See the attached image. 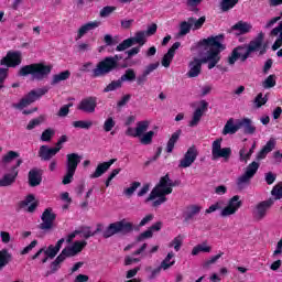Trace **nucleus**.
Returning <instances> with one entry per match:
<instances>
[{
  "mask_svg": "<svg viewBox=\"0 0 282 282\" xmlns=\"http://www.w3.org/2000/svg\"><path fill=\"white\" fill-rule=\"evenodd\" d=\"M224 39H226V35L218 34L203 39L197 43V47L210 48L207 51V55L205 57H194L193 61L188 63V72L186 73L187 78H197V76L202 74V65H206V63H208V69L217 67V64L221 61V52L226 50V45L221 43Z\"/></svg>",
  "mask_w": 282,
  "mask_h": 282,
  "instance_id": "f257e3e1",
  "label": "nucleus"
},
{
  "mask_svg": "<svg viewBox=\"0 0 282 282\" xmlns=\"http://www.w3.org/2000/svg\"><path fill=\"white\" fill-rule=\"evenodd\" d=\"M173 187H175V182L171 180L169 174L162 176L159 183L153 187L150 195L147 197L145 202H153V199L158 198L152 203L153 208H158V206H162L167 198L166 195H171L173 193Z\"/></svg>",
  "mask_w": 282,
  "mask_h": 282,
  "instance_id": "f03ea898",
  "label": "nucleus"
},
{
  "mask_svg": "<svg viewBox=\"0 0 282 282\" xmlns=\"http://www.w3.org/2000/svg\"><path fill=\"white\" fill-rule=\"evenodd\" d=\"M19 76H33L35 80H43L47 78L48 74H52V66L43 63H33L30 65L22 66L19 70Z\"/></svg>",
  "mask_w": 282,
  "mask_h": 282,
  "instance_id": "7ed1b4c3",
  "label": "nucleus"
},
{
  "mask_svg": "<svg viewBox=\"0 0 282 282\" xmlns=\"http://www.w3.org/2000/svg\"><path fill=\"white\" fill-rule=\"evenodd\" d=\"M135 230L133 223L122 219L116 223H111L106 230L102 231L104 239H109L113 235H131Z\"/></svg>",
  "mask_w": 282,
  "mask_h": 282,
  "instance_id": "20e7f679",
  "label": "nucleus"
},
{
  "mask_svg": "<svg viewBox=\"0 0 282 282\" xmlns=\"http://www.w3.org/2000/svg\"><path fill=\"white\" fill-rule=\"evenodd\" d=\"M83 158L78 153H69L66 155V173L62 180L64 186L74 182V175H76L78 164H80Z\"/></svg>",
  "mask_w": 282,
  "mask_h": 282,
  "instance_id": "39448f33",
  "label": "nucleus"
},
{
  "mask_svg": "<svg viewBox=\"0 0 282 282\" xmlns=\"http://www.w3.org/2000/svg\"><path fill=\"white\" fill-rule=\"evenodd\" d=\"M118 69L116 61L112 57L107 56L102 61H100L96 67L93 69V78H100V76H107V74H111V72Z\"/></svg>",
  "mask_w": 282,
  "mask_h": 282,
  "instance_id": "423d86ee",
  "label": "nucleus"
},
{
  "mask_svg": "<svg viewBox=\"0 0 282 282\" xmlns=\"http://www.w3.org/2000/svg\"><path fill=\"white\" fill-rule=\"evenodd\" d=\"M47 91H50L48 88H40L37 90H31L22 99H20V102L13 104V108L25 109V107H30V105H32L33 102H36L39 98H42V96H45Z\"/></svg>",
  "mask_w": 282,
  "mask_h": 282,
  "instance_id": "0eeeda50",
  "label": "nucleus"
},
{
  "mask_svg": "<svg viewBox=\"0 0 282 282\" xmlns=\"http://www.w3.org/2000/svg\"><path fill=\"white\" fill-rule=\"evenodd\" d=\"M221 142H224V139L218 138L212 143V160H219V158H224L225 162H228L232 155V149L221 148Z\"/></svg>",
  "mask_w": 282,
  "mask_h": 282,
  "instance_id": "6e6552de",
  "label": "nucleus"
},
{
  "mask_svg": "<svg viewBox=\"0 0 282 282\" xmlns=\"http://www.w3.org/2000/svg\"><path fill=\"white\" fill-rule=\"evenodd\" d=\"M251 52H249L248 50H246V45H239L237 47H235L230 55L228 56V64L229 65H235V63H237V61H241V63H246V61H248V58H250L251 56Z\"/></svg>",
  "mask_w": 282,
  "mask_h": 282,
  "instance_id": "1a4fd4ad",
  "label": "nucleus"
},
{
  "mask_svg": "<svg viewBox=\"0 0 282 282\" xmlns=\"http://www.w3.org/2000/svg\"><path fill=\"white\" fill-rule=\"evenodd\" d=\"M23 164V159H18L15 165H12L10 169V173L3 175L0 180V186H12L14 182H17V177H19V166Z\"/></svg>",
  "mask_w": 282,
  "mask_h": 282,
  "instance_id": "9d476101",
  "label": "nucleus"
},
{
  "mask_svg": "<svg viewBox=\"0 0 282 282\" xmlns=\"http://www.w3.org/2000/svg\"><path fill=\"white\" fill-rule=\"evenodd\" d=\"M41 219L42 223L37 226V228H40V230H52L54 228V221H56L54 209H52V207L44 209Z\"/></svg>",
  "mask_w": 282,
  "mask_h": 282,
  "instance_id": "9b49d317",
  "label": "nucleus"
},
{
  "mask_svg": "<svg viewBox=\"0 0 282 282\" xmlns=\"http://www.w3.org/2000/svg\"><path fill=\"white\" fill-rule=\"evenodd\" d=\"M86 247L87 241H75L72 247L64 248L59 253V257H63L65 261V259H69L72 257H76V254H80V251L85 250Z\"/></svg>",
  "mask_w": 282,
  "mask_h": 282,
  "instance_id": "f8f14e48",
  "label": "nucleus"
},
{
  "mask_svg": "<svg viewBox=\"0 0 282 282\" xmlns=\"http://www.w3.org/2000/svg\"><path fill=\"white\" fill-rule=\"evenodd\" d=\"M240 199L241 197L239 195H235L234 197H231L227 206L221 210L220 216L230 217V215H235L237 210H239L240 207L243 205Z\"/></svg>",
  "mask_w": 282,
  "mask_h": 282,
  "instance_id": "ddd939ff",
  "label": "nucleus"
},
{
  "mask_svg": "<svg viewBox=\"0 0 282 282\" xmlns=\"http://www.w3.org/2000/svg\"><path fill=\"white\" fill-rule=\"evenodd\" d=\"M197 155H199L197 148H195V145L189 147L183 159L180 161L178 169H188L189 166H193V163L197 160Z\"/></svg>",
  "mask_w": 282,
  "mask_h": 282,
  "instance_id": "4468645a",
  "label": "nucleus"
},
{
  "mask_svg": "<svg viewBox=\"0 0 282 282\" xmlns=\"http://www.w3.org/2000/svg\"><path fill=\"white\" fill-rule=\"evenodd\" d=\"M21 61V52L9 51L7 55L0 61V65H6L7 67H19Z\"/></svg>",
  "mask_w": 282,
  "mask_h": 282,
  "instance_id": "2eb2a0df",
  "label": "nucleus"
},
{
  "mask_svg": "<svg viewBox=\"0 0 282 282\" xmlns=\"http://www.w3.org/2000/svg\"><path fill=\"white\" fill-rule=\"evenodd\" d=\"M96 107H98V101L96 97H86L80 100L77 106L79 111H84V113H94L96 111Z\"/></svg>",
  "mask_w": 282,
  "mask_h": 282,
  "instance_id": "dca6fc26",
  "label": "nucleus"
},
{
  "mask_svg": "<svg viewBox=\"0 0 282 282\" xmlns=\"http://www.w3.org/2000/svg\"><path fill=\"white\" fill-rule=\"evenodd\" d=\"M26 206L29 207L26 208ZM23 208H26V213H34L39 208V200H36L34 194L26 195L24 200L18 203V210Z\"/></svg>",
  "mask_w": 282,
  "mask_h": 282,
  "instance_id": "f3484780",
  "label": "nucleus"
},
{
  "mask_svg": "<svg viewBox=\"0 0 282 282\" xmlns=\"http://www.w3.org/2000/svg\"><path fill=\"white\" fill-rule=\"evenodd\" d=\"M208 111V101L200 100V107L196 108V110L193 113V118L189 121V127H197L202 120V116Z\"/></svg>",
  "mask_w": 282,
  "mask_h": 282,
  "instance_id": "a211bd4d",
  "label": "nucleus"
},
{
  "mask_svg": "<svg viewBox=\"0 0 282 282\" xmlns=\"http://www.w3.org/2000/svg\"><path fill=\"white\" fill-rule=\"evenodd\" d=\"M118 162V159H111L107 162L99 163L93 174H90V180H97V177H102L105 175V172L111 169L113 164Z\"/></svg>",
  "mask_w": 282,
  "mask_h": 282,
  "instance_id": "6ab92c4d",
  "label": "nucleus"
},
{
  "mask_svg": "<svg viewBox=\"0 0 282 282\" xmlns=\"http://www.w3.org/2000/svg\"><path fill=\"white\" fill-rule=\"evenodd\" d=\"M43 182V170L39 167H33L29 171V186L32 188L41 186Z\"/></svg>",
  "mask_w": 282,
  "mask_h": 282,
  "instance_id": "aec40b11",
  "label": "nucleus"
},
{
  "mask_svg": "<svg viewBox=\"0 0 282 282\" xmlns=\"http://www.w3.org/2000/svg\"><path fill=\"white\" fill-rule=\"evenodd\" d=\"M251 30L252 25L250 23L240 20L229 29V32H235L236 36H241L243 34H248Z\"/></svg>",
  "mask_w": 282,
  "mask_h": 282,
  "instance_id": "412c9836",
  "label": "nucleus"
},
{
  "mask_svg": "<svg viewBox=\"0 0 282 282\" xmlns=\"http://www.w3.org/2000/svg\"><path fill=\"white\" fill-rule=\"evenodd\" d=\"M182 43L181 42H175L167 51L166 54L162 57L161 65L163 67H171V63H173V58H175V51L180 50Z\"/></svg>",
  "mask_w": 282,
  "mask_h": 282,
  "instance_id": "4be33fe9",
  "label": "nucleus"
},
{
  "mask_svg": "<svg viewBox=\"0 0 282 282\" xmlns=\"http://www.w3.org/2000/svg\"><path fill=\"white\" fill-rule=\"evenodd\" d=\"M202 213V206L199 205H188L183 214L184 223L188 224L195 221V217Z\"/></svg>",
  "mask_w": 282,
  "mask_h": 282,
  "instance_id": "5701e85b",
  "label": "nucleus"
},
{
  "mask_svg": "<svg viewBox=\"0 0 282 282\" xmlns=\"http://www.w3.org/2000/svg\"><path fill=\"white\" fill-rule=\"evenodd\" d=\"M61 148H50L47 145H42L39 150V158L44 162H50L54 155L59 153Z\"/></svg>",
  "mask_w": 282,
  "mask_h": 282,
  "instance_id": "b1692460",
  "label": "nucleus"
},
{
  "mask_svg": "<svg viewBox=\"0 0 282 282\" xmlns=\"http://www.w3.org/2000/svg\"><path fill=\"white\" fill-rule=\"evenodd\" d=\"M263 32H260L256 39L249 42V44L246 46V50L249 51L251 54L254 52H259L261 47L263 46V39H264Z\"/></svg>",
  "mask_w": 282,
  "mask_h": 282,
  "instance_id": "393cba45",
  "label": "nucleus"
},
{
  "mask_svg": "<svg viewBox=\"0 0 282 282\" xmlns=\"http://www.w3.org/2000/svg\"><path fill=\"white\" fill-rule=\"evenodd\" d=\"M274 206V199L262 200L257 205V213L260 219H263L268 215V210Z\"/></svg>",
  "mask_w": 282,
  "mask_h": 282,
  "instance_id": "a878e982",
  "label": "nucleus"
},
{
  "mask_svg": "<svg viewBox=\"0 0 282 282\" xmlns=\"http://www.w3.org/2000/svg\"><path fill=\"white\" fill-rule=\"evenodd\" d=\"M239 129V120H237L235 123V119L230 118L223 129V135H235Z\"/></svg>",
  "mask_w": 282,
  "mask_h": 282,
  "instance_id": "bb28decb",
  "label": "nucleus"
},
{
  "mask_svg": "<svg viewBox=\"0 0 282 282\" xmlns=\"http://www.w3.org/2000/svg\"><path fill=\"white\" fill-rule=\"evenodd\" d=\"M96 28H100V21H91L82 25L78 30L76 41H78L82 36L86 35L87 32H91V30H96Z\"/></svg>",
  "mask_w": 282,
  "mask_h": 282,
  "instance_id": "cd10ccee",
  "label": "nucleus"
},
{
  "mask_svg": "<svg viewBox=\"0 0 282 282\" xmlns=\"http://www.w3.org/2000/svg\"><path fill=\"white\" fill-rule=\"evenodd\" d=\"M240 129H243V133L247 135H252L254 131H257V127L252 124V120L250 118H243L239 120Z\"/></svg>",
  "mask_w": 282,
  "mask_h": 282,
  "instance_id": "c85d7f7f",
  "label": "nucleus"
},
{
  "mask_svg": "<svg viewBox=\"0 0 282 282\" xmlns=\"http://www.w3.org/2000/svg\"><path fill=\"white\" fill-rule=\"evenodd\" d=\"M274 147H276V141H274V139L269 140L267 144L258 152L257 160H265L268 153H271V151L274 150Z\"/></svg>",
  "mask_w": 282,
  "mask_h": 282,
  "instance_id": "c756f323",
  "label": "nucleus"
},
{
  "mask_svg": "<svg viewBox=\"0 0 282 282\" xmlns=\"http://www.w3.org/2000/svg\"><path fill=\"white\" fill-rule=\"evenodd\" d=\"M45 254V257H50V259H54L56 254H58V251L54 248V245H50L46 249L41 248L35 254L32 256V260L35 261L37 257H41V254Z\"/></svg>",
  "mask_w": 282,
  "mask_h": 282,
  "instance_id": "7c9ffc66",
  "label": "nucleus"
},
{
  "mask_svg": "<svg viewBox=\"0 0 282 282\" xmlns=\"http://www.w3.org/2000/svg\"><path fill=\"white\" fill-rule=\"evenodd\" d=\"M180 135H182V130H176L172 133L166 143V153H173V149H175V144H177V141L180 140Z\"/></svg>",
  "mask_w": 282,
  "mask_h": 282,
  "instance_id": "2f4dec72",
  "label": "nucleus"
},
{
  "mask_svg": "<svg viewBox=\"0 0 282 282\" xmlns=\"http://www.w3.org/2000/svg\"><path fill=\"white\" fill-rule=\"evenodd\" d=\"M12 261V253L8 249L0 250V270H3Z\"/></svg>",
  "mask_w": 282,
  "mask_h": 282,
  "instance_id": "473e14b6",
  "label": "nucleus"
},
{
  "mask_svg": "<svg viewBox=\"0 0 282 282\" xmlns=\"http://www.w3.org/2000/svg\"><path fill=\"white\" fill-rule=\"evenodd\" d=\"M69 76H72V72L64 70L59 74L53 75V78L51 80V85L54 87L58 85V83H63V80H68Z\"/></svg>",
  "mask_w": 282,
  "mask_h": 282,
  "instance_id": "72a5a7b5",
  "label": "nucleus"
},
{
  "mask_svg": "<svg viewBox=\"0 0 282 282\" xmlns=\"http://www.w3.org/2000/svg\"><path fill=\"white\" fill-rule=\"evenodd\" d=\"M149 124H151V122H149V120H143V121L137 122L135 135H138V138H142V135H144V133H147V131H149Z\"/></svg>",
  "mask_w": 282,
  "mask_h": 282,
  "instance_id": "f704fd0d",
  "label": "nucleus"
},
{
  "mask_svg": "<svg viewBox=\"0 0 282 282\" xmlns=\"http://www.w3.org/2000/svg\"><path fill=\"white\" fill-rule=\"evenodd\" d=\"M132 40V45H135V43L142 47L147 43V34L144 31H138L133 37H130Z\"/></svg>",
  "mask_w": 282,
  "mask_h": 282,
  "instance_id": "c9c22d12",
  "label": "nucleus"
},
{
  "mask_svg": "<svg viewBox=\"0 0 282 282\" xmlns=\"http://www.w3.org/2000/svg\"><path fill=\"white\" fill-rule=\"evenodd\" d=\"M191 30H193V24H191V20L188 18L187 21L181 22L178 35L186 36V34L191 33Z\"/></svg>",
  "mask_w": 282,
  "mask_h": 282,
  "instance_id": "e433bc0d",
  "label": "nucleus"
},
{
  "mask_svg": "<svg viewBox=\"0 0 282 282\" xmlns=\"http://www.w3.org/2000/svg\"><path fill=\"white\" fill-rule=\"evenodd\" d=\"M239 3V0H221L220 1V10L221 12H228L235 8Z\"/></svg>",
  "mask_w": 282,
  "mask_h": 282,
  "instance_id": "4c0bfd02",
  "label": "nucleus"
},
{
  "mask_svg": "<svg viewBox=\"0 0 282 282\" xmlns=\"http://www.w3.org/2000/svg\"><path fill=\"white\" fill-rule=\"evenodd\" d=\"M189 23L192 24V30H202L204 28V24L206 23V17H200L198 20H196L194 17L188 18Z\"/></svg>",
  "mask_w": 282,
  "mask_h": 282,
  "instance_id": "58836bf2",
  "label": "nucleus"
},
{
  "mask_svg": "<svg viewBox=\"0 0 282 282\" xmlns=\"http://www.w3.org/2000/svg\"><path fill=\"white\" fill-rule=\"evenodd\" d=\"M271 195H272V198H269V199H273V204L274 202L282 199V182L273 186L271 191Z\"/></svg>",
  "mask_w": 282,
  "mask_h": 282,
  "instance_id": "ea45409f",
  "label": "nucleus"
},
{
  "mask_svg": "<svg viewBox=\"0 0 282 282\" xmlns=\"http://www.w3.org/2000/svg\"><path fill=\"white\" fill-rule=\"evenodd\" d=\"M72 126L75 129H86V130H89V129H91V127H94V121L78 120V121H73Z\"/></svg>",
  "mask_w": 282,
  "mask_h": 282,
  "instance_id": "a19ab883",
  "label": "nucleus"
},
{
  "mask_svg": "<svg viewBox=\"0 0 282 282\" xmlns=\"http://www.w3.org/2000/svg\"><path fill=\"white\" fill-rule=\"evenodd\" d=\"M175 257V253L173 251L169 252L165 259L161 262L162 270H169V268H172V265H175V260L171 261Z\"/></svg>",
  "mask_w": 282,
  "mask_h": 282,
  "instance_id": "79ce46f5",
  "label": "nucleus"
},
{
  "mask_svg": "<svg viewBox=\"0 0 282 282\" xmlns=\"http://www.w3.org/2000/svg\"><path fill=\"white\" fill-rule=\"evenodd\" d=\"M153 135H155V131L151 130L142 134L140 138V142L143 145H149L153 143Z\"/></svg>",
  "mask_w": 282,
  "mask_h": 282,
  "instance_id": "37998d69",
  "label": "nucleus"
},
{
  "mask_svg": "<svg viewBox=\"0 0 282 282\" xmlns=\"http://www.w3.org/2000/svg\"><path fill=\"white\" fill-rule=\"evenodd\" d=\"M17 158H21V154L17 151L10 150L2 156V163L10 164V162H13V160H17Z\"/></svg>",
  "mask_w": 282,
  "mask_h": 282,
  "instance_id": "c03bdc74",
  "label": "nucleus"
},
{
  "mask_svg": "<svg viewBox=\"0 0 282 282\" xmlns=\"http://www.w3.org/2000/svg\"><path fill=\"white\" fill-rule=\"evenodd\" d=\"M119 80H121V83L127 80L128 83H133V80H135V70L133 68H128Z\"/></svg>",
  "mask_w": 282,
  "mask_h": 282,
  "instance_id": "a18cd8bd",
  "label": "nucleus"
},
{
  "mask_svg": "<svg viewBox=\"0 0 282 282\" xmlns=\"http://www.w3.org/2000/svg\"><path fill=\"white\" fill-rule=\"evenodd\" d=\"M122 87V80H112L110 84H108L104 88V94H109V91H116L117 89H120Z\"/></svg>",
  "mask_w": 282,
  "mask_h": 282,
  "instance_id": "49530a36",
  "label": "nucleus"
},
{
  "mask_svg": "<svg viewBox=\"0 0 282 282\" xmlns=\"http://www.w3.org/2000/svg\"><path fill=\"white\" fill-rule=\"evenodd\" d=\"M56 135V130L47 128L42 132L41 140L42 142H52V138Z\"/></svg>",
  "mask_w": 282,
  "mask_h": 282,
  "instance_id": "de8ad7c7",
  "label": "nucleus"
},
{
  "mask_svg": "<svg viewBox=\"0 0 282 282\" xmlns=\"http://www.w3.org/2000/svg\"><path fill=\"white\" fill-rule=\"evenodd\" d=\"M259 171V163L257 162V161H253V162H251L248 166H247V169H246V171H245V173L247 174V175H249V177H254V175H257V172Z\"/></svg>",
  "mask_w": 282,
  "mask_h": 282,
  "instance_id": "09e8293b",
  "label": "nucleus"
},
{
  "mask_svg": "<svg viewBox=\"0 0 282 282\" xmlns=\"http://www.w3.org/2000/svg\"><path fill=\"white\" fill-rule=\"evenodd\" d=\"M65 259L63 256L58 254L56 259L51 263V273L55 274V272H58L61 270V263H63Z\"/></svg>",
  "mask_w": 282,
  "mask_h": 282,
  "instance_id": "8fccbe9b",
  "label": "nucleus"
},
{
  "mask_svg": "<svg viewBox=\"0 0 282 282\" xmlns=\"http://www.w3.org/2000/svg\"><path fill=\"white\" fill-rule=\"evenodd\" d=\"M276 76L275 75H269L268 78H265L262 83V87L264 89H272V87H276Z\"/></svg>",
  "mask_w": 282,
  "mask_h": 282,
  "instance_id": "3c124183",
  "label": "nucleus"
},
{
  "mask_svg": "<svg viewBox=\"0 0 282 282\" xmlns=\"http://www.w3.org/2000/svg\"><path fill=\"white\" fill-rule=\"evenodd\" d=\"M210 250H212L210 246H206V243L204 242L195 246L192 250V254L193 257H197L199 252H210Z\"/></svg>",
  "mask_w": 282,
  "mask_h": 282,
  "instance_id": "603ef678",
  "label": "nucleus"
},
{
  "mask_svg": "<svg viewBox=\"0 0 282 282\" xmlns=\"http://www.w3.org/2000/svg\"><path fill=\"white\" fill-rule=\"evenodd\" d=\"M113 12H116V7L107 6L100 10L99 17H101V19H107V17H111Z\"/></svg>",
  "mask_w": 282,
  "mask_h": 282,
  "instance_id": "864d4df0",
  "label": "nucleus"
},
{
  "mask_svg": "<svg viewBox=\"0 0 282 282\" xmlns=\"http://www.w3.org/2000/svg\"><path fill=\"white\" fill-rule=\"evenodd\" d=\"M133 42L130 39L123 40L117 47L116 51L117 52H124V50H129V47H132Z\"/></svg>",
  "mask_w": 282,
  "mask_h": 282,
  "instance_id": "5fc2aeb1",
  "label": "nucleus"
},
{
  "mask_svg": "<svg viewBox=\"0 0 282 282\" xmlns=\"http://www.w3.org/2000/svg\"><path fill=\"white\" fill-rule=\"evenodd\" d=\"M113 127H116V120H113V117L107 118L104 122V131L109 133V131H113Z\"/></svg>",
  "mask_w": 282,
  "mask_h": 282,
  "instance_id": "6e6d98bb",
  "label": "nucleus"
},
{
  "mask_svg": "<svg viewBox=\"0 0 282 282\" xmlns=\"http://www.w3.org/2000/svg\"><path fill=\"white\" fill-rule=\"evenodd\" d=\"M140 186H141L140 182H132L130 187L124 189V195H127V197H131V195H133L135 191L140 188Z\"/></svg>",
  "mask_w": 282,
  "mask_h": 282,
  "instance_id": "4d7b16f0",
  "label": "nucleus"
},
{
  "mask_svg": "<svg viewBox=\"0 0 282 282\" xmlns=\"http://www.w3.org/2000/svg\"><path fill=\"white\" fill-rule=\"evenodd\" d=\"M250 180H252V178L247 173L239 176L238 180H237L238 188H243V184H250Z\"/></svg>",
  "mask_w": 282,
  "mask_h": 282,
  "instance_id": "13d9d810",
  "label": "nucleus"
},
{
  "mask_svg": "<svg viewBox=\"0 0 282 282\" xmlns=\"http://www.w3.org/2000/svg\"><path fill=\"white\" fill-rule=\"evenodd\" d=\"M253 102H254L257 109H260V107H263V105H265V102H268V98L263 97V93H260L256 96Z\"/></svg>",
  "mask_w": 282,
  "mask_h": 282,
  "instance_id": "bf43d9fd",
  "label": "nucleus"
},
{
  "mask_svg": "<svg viewBox=\"0 0 282 282\" xmlns=\"http://www.w3.org/2000/svg\"><path fill=\"white\" fill-rule=\"evenodd\" d=\"M182 243H183L182 236H177L170 243V248H174L176 252H180L182 248Z\"/></svg>",
  "mask_w": 282,
  "mask_h": 282,
  "instance_id": "052dcab7",
  "label": "nucleus"
},
{
  "mask_svg": "<svg viewBox=\"0 0 282 282\" xmlns=\"http://www.w3.org/2000/svg\"><path fill=\"white\" fill-rule=\"evenodd\" d=\"M246 148L240 149L239 151V160L240 162H245V164H248V160L252 158V154L250 152H247Z\"/></svg>",
  "mask_w": 282,
  "mask_h": 282,
  "instance_id": "680f3d73",
  "label": "nucleus"
},
{
  "mask_svg": "<svg viewBox=\"0 0 282 282\" xmlns=\"http://www.w3.org/2000/svg\"><path fill=\"white\" fill-rule=\"evenodd\" d=\"M221 257H224V252L219 251L218 254L212 257L209 260L205 261L204 263V268H208L209 265H213V263H217V261H219V259H221Z\"/></svg>",
  "mask_w": 282,
  "mask_h": 282,
  "instance_id": "e2e57ef3",
  "label": "nucleus"
},
{
  "mask_svg": "<svg viewBox=\"0 0 282 282\" xmlns=\"http://www.w3.org/2000/svg\"><path fill=\"white\" fill-rule=\"evenodd\" d=\"M70 107H74V104L70 102L68 105H64L62 108H59L57 116H59V118H65L68 116Z\"/></svg>",
  "mask_w": 282,
  "mask_h": 282,
  "instance_id": "0e129e2a",
  "label": "nucleus"
},
{
  "mask_svg": "<svg viewBox=\"0 0 282 282\" xmlns=\"http://www.w3.org/2000/svg\"><path fill=\"white\" fill-rule=\"evenodd\" d=\"M158 67H160V62L149 64L148 66H145L143 74L150 76L152 72H155V69H158Z\"/></svg>",
  "mask_w": 282,
  "mask_h": 282,
  "instance_id": "69168bd1",
  "label": "nucleus"
},
{
  "mask_svg": "<svg viewBox=\"0 0 282 282\" xmlns=\"http://www.w3.org/2000/svg\"><path fill=\"white\" fill-rule=\"evenodd\" d=\"M151 237H153V231L147 229L137 237V241H144V239H151Z\"/></svg>",
  "mask_w": 282,
  "mask_h": 282,
  "instance_id": "338daca9",
  "label": "nucleus"
},
{
  "mask_svg": "<svg viewBox=\"0 0 282 282\" xmlns=\"http://www.w3.org/2000/svg\"><path fill=\"white\" fill-rule=\"evenodd\" d=\"M41 122H43V120L41 118L32 119L31 121H29V123L26 126V130L32 131V129H35V127H39V124H41Z\"/></svg>",
  "mask_w": 282,
  "mask_h": 282,
  "instance_id": "774afa93",
  "label": "nucleus"
}]
</instances>
